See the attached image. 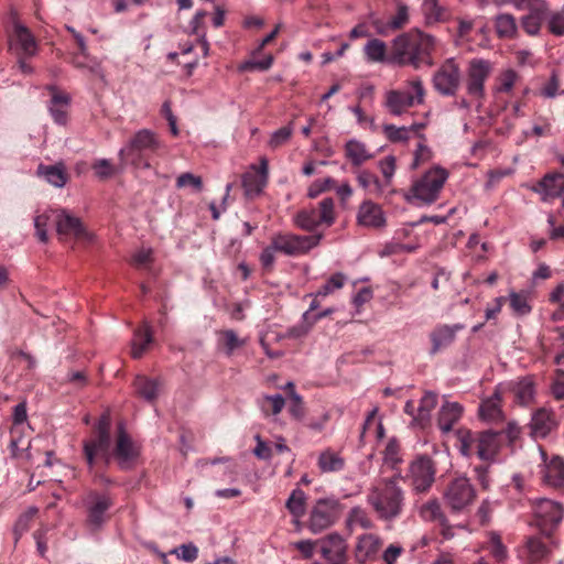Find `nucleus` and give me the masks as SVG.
Masks as SVG:
<instances>
[{
    "mask_svg": "<svg viewBox=\"0 0 564 564\" xmlns=\"http://www.w3.org/2000/svg\"><path fill=\"white\" fill-rule=\"evenodd\" d=\"M293 133V129L291 126H285L280 129H278L273 134L271 135V139L269 141V145L272 149H276L282 147L284 143L289 141Z\"/></svg>",
    "mask_w": 564,
    "mask_h": 564,
    "instance_id": "e2e57ef3",
    "label": "nucleus"
},
{
    "mask_svg": "<svg viewBox=\"0 0 564 564\" xmlns=\"http://www.w3.org/2000/svg\"><path fill=\"white\" fill-rule=\"evenodd\" d=\"M373 527V521L361 507L351 508L345 520V528L349 534H351L357 528L372 529Z\"/></svg>",
    "mask_w": 564,
    "mask_h": 564,
    "instance_id": "c9c22d12",
    "label": "nucleus"
},
{
    "mask_svg": "<svg viewBox=\"0 0 564 564\" xmlns=\"http://www.w3.org/2000/svg\"><path fill=\"white\" fill-rule=\"evenodd\" d=\"M491 556L496 560L497 563H503L508 557L507 547L501 542V538L499 534L492 532L490 534V540L487 546Z\"/></svg>",
    "mask_w": 564,
    "mask_h": 564,
    "instance_id": "603ef678",
    "label": "nucleus"
},
{
    "mask_svg": "<svg viewBox=\"0 0 564 564\" xmlns=\"http://www.w3.org/2000/svg\"><path fill=\"white\" fill-rule=\"evenodd\" d=\"M475 499V490L471 487L469 480L464 477L454 479L445 491L446 505L453 511H463Z\"/></svg>",
    "mask_w": 564,
    "mask_h": 564,
    "instance_id": "dca6fc26",
    "label": "nucleus"
},
{
    "mask_svg": "<svg viewBox=\"0 0 564 564\" xmlns=\"http://www.w3.org/2000/svg\"><path fill=\"white\" fill-rule=\"evenodd\" d=\"M551 554L549 545L542 538L531 536L519 551V556L524 564H542L547 561Z\"/></svg>",
    "mask_w": 564,
    "mask_h": 564,
    "instance_id": "412c9836",
    "label": "nucleus"
},
{
    "mask_svg": "<svg viewBox=\"0 0 564 564\" xmlns=\"http://www.w3.org/2000/svg\"><path fill=\"white\" fill-rule=\"evenodd\" d=\"M464 329L463 324H440L430 333V340L432 343L431 354H437L440 350L451 346L455 339L457 332Z\"/></svg>",
    "mask_w": 564,
    "mask_h": 564,
    "instance_id": "4be33fe9",
    "label": "nucleus"
},
{
    "mask_svg": "<svg viewBox=\"0 0 564 564\" xmlns=\"http://www.w3.org/2000/svg\"><path fill=\"white\" fill-rule=\"evenodd\" d=\"M383 539L377 533H364L357 536L354 549L355 561L359 564L373 563L379 560Z\"/></svg>",
    "mask_w": 564,
    "mask_h": 564,
    "instance_id": "f3484780",
    "label": "nucleus"
},
{
    "mask_svg": "<svg viewBox=\"0 0 564 564\" xmlns=\"http://www.w3.org/2000/svg\"><path fill=\"white\" fill-rule=\"evenodd\" d=\"M434 47L435 41L432 35L412 29L393 40L390 61L399 66H411L414 69L431 66Z\"/></svg>",
    "mask_w": 564,
    "mask_h": 564,
    "instance_id": "f03ea898",
    "label": "nucleus"
},
{
    "mask_svg": "<svg viewBox=\"0 0 564 564\" xmlns=\"http://www.w3.org/2000/svg\"><path fill=\"white\" fill-rule=\"evenodd\" d=\"M425 88L419 78L408 80L403 88L391 89L384 95V107L393 116H401L415 105L424 102Z\"/></svg>",
    "mask_w": 564,
    "mask_h": 564,
    "instance_id": "39448f33",
    "label": "nucleus"
},
{
    "mask_svg": "<svg viewBox=\"0 0 564 564\" xmlns=\"http://www.w3.org/2000/svg\"><path fill=\"white\" fill-rule=\"evenodd\" d=\"M372 23L380 34H387L390 30L403 29L409 23V8L403 3H398L395 14L387 23L381 20H375Z\"/></svg>",
    "mask_w": 564,
    "mask_h": 564,
    "instance_id": "c756f323",
    "label": "nucleus"
},
{
    "mask_svg": "<svg viewBox=\"0 0 564 564\" xmlns=\"http://www.w3.org/2000/svg\"><path fill=\"white\" fill-rule=\"evenodd\" d=\"M420 514L424 520L436 521L440 524H445L446 521L437 500H430L424 503L421 507Z\"/></svg>",
    "mask_w": 564,
    "mask_h": 564,
    "instance_id": "09e8293b",
    "label": "nucleus"
},
{
    "mask_svg": "<svg viewBox=\"0 0 564 564\" xmlns=\"http://www.w3.org/2000/svg\"><path fill=\"white\" fill-rule=\"evenodd\" d=\"M345 283V275L343 273L333 274L328 281L317 291L316 296L325 297L333 293L335 290L341 289Z\"/></svg>",
    "mask_w": 564,
    "mask_h": 564,
    "instance_id": "13d9d810",
    "label": "nucleus"
},
{
    "mask_svg": "<svg viewBox=\"0 0 564 564\" xmlns=\"http://www.w3.org/2000/svg\"><path fill=\"white\" fill-rule=\"evenodd\" d=\"M401 475L382 479L372 487L368 495V503L376 512L378 519L391 522L401 517L405 506V491L399 485Z\"/></svg>",
    "mask_w": 564,
    "mask_h": 564,
    "instance_id": "7ed1b4c3",
    "label": "nucleus"
},
{
    "mask_svg": "<svg viewBox=\"0 0 564 564\" xmlns=\"http://www.w3.org/2000/svg\"><path fill=\"white\" fill-rule=\"evenodd\" d=\"M479 414L482 420L488 422H498L502 420L503 413L500 409V399L496 394L495 397L485 400L479 406Z\"/></svg>",
    "mask_w": 564,
    "mask_h": 564,
    "instance_id": "a19ab883",
    "label": "nucleus"
},
{
    "mask_svg": "<svg viewBox=\"0 0 564 564\" xmlns=\"http://www.w3.org/2000/svg\"><path fill=\"white\" fill-rule=\"evenodd\" d=\"M549 31L556 35H564V14L562 12H553L549 18Z\"/></svg>",
    "mask_w": 564,
    "mask_h": 564,
    "instance_id": "338daca9",
    "label": "nucleus"
},
{
    "mask_svg": "<svg viewBox=\"0 0 564 564\" xmlns=\"http://www.w3.org/2000/svg\"><path fill=\"white\" fill-rule=\"evenodd\" d=\"M532 191L540 194L543 200L560 197L564 192V175L561 173L546 174L532 186Z\"/></svg>",
    "mask_w": 564,
    "mask_h": 564,
    "instance_id": "5701e85b",
    "label": "nucleus"
},
{
    "mask_svg": "<svg viewBox=\"0 0 564 564\" xmlns=\"http://www.w3.org/2000/svg\"><path fill=\"white\" fill-rule=\"evenodd\" d=\"M509 305L517 316H525L532 311L529 295L524 292H511L509 295Z\"/></svg>",
    "mask_w": 564,
    "mask_h": 564,
    "instance_id": "a18cd8bd",
    "label": "nucleus"
},
{
    "mask_svg": "<svg viewBox=\"0 0 564 564\" xmlns=\"http://www.w3.org/2000/svg\"><path fill=\"white\" fill-rule=\"evenodd\" d=\"M152 249H140L131 257L130 263L137 269L148 268L153 262Z\"/></svg>",
    "mask_w": 564,
    "mask_h": 564,
    "instance_id": "bf43d9fd",
    "label": "nucleus"
},
{
    "mask_svg": "<svg viewBox=\"0 0 564 564\" xmlns=\"http://www.w3.org/2000/svg\"><path fill=\"white\" fill-rule=\"evenodd\" d=\"M36 173L39 176L44 177L47 183L55 187H63L68 180V174L63 163H57L54 165L40 164L37 166Z\"/></svg>",
    "mask_w": 564,
    "mask_h": 564,
    "instance_id": "473e14b6",
    "label": "nucleus"
},
{
    "mask_svg": "<svg viewBox=\"0 0 564 564\" xmlns=\"http://www.w3.org/2000/svg\"><path fill=\"white\" fill-rule=\"evenodd\" d=\"M378 167L382 174V186L384 189H388L392 184V177L397 169L395 158L392 155L386 156L379 161Z\"/></svg>",
    "mask_w": 564,
    "mask_h": 564,
    "instance_id": "8fccbe9b",
    "label": "nucleus"
},
{
    "mask_svg": "<svg viewBox=\"0 0 564 564\" xmlns=\"http://www.w3.org/2000/svg\"><path fill=\"white\" fill-rule=\"evenodd\" d=\"M496 32L499 37H512L517 32L514 18L510 14H500L496 19Z\"/></svg>",
    "mask_w": 564,
    "mask_h": 564,
    "instance_id": "de8ad7c7",
    "label": "nucleus"
},
{
    "mask_svg": "<svg viewBox=\"0 0 564 564\" xmlns=\"http://www.w3.org/2000/svg\"><path fill=\"white\" fill-rule=\"evenodd\" d=\"M322 238V234L313 236H300L290 232H280L272 236L271 239L273 241V248H275L278 252L290 257H296L300 254H305L311 249L318 246Z\"/></svg>",
    "mask_w": 564,
    "mask_h": 564,
    "instance_id": "1a4fd4ad",
    "label": "nucleus"
},
{
    "mask_svg": "<svg viewBox=\"0 0 564 564\" xmlns=\"http://www.w3.org/2000/svg\"><path fill=\"white\" fill-rule=\"evenodd\" d=\"M357 219L365 227L380 228L386 224L381 207L370 200L364 202L360 205Z\"/></svg>",
    "mask_w": 564,
    "mask_h": 564,
    "instance_id": "cd10ccee",
    "label": "nucleus"
},
{
    "mask_svg": "<svg viewBox=\"0 0 564 564\" xmlns=\"http://www.w3.org/2000/svg\"><path fill=\"white\" fill-rule=\"evenodd\" d=\"M111 421L108 413H104L95 424L89 438L83 442V457L88 466L89 473L101 484L112 481L99 471V464L108 467L111 458L118 460L122 469L129 468L139 456V448L130 435L120 425L116 435V444L111 449Z\"/></svg>",
    "mask_w": 564,
    "mask_h": 564,
    "instance_id": "f257e3e1",
    "label": "nucleus"
},
{
    "mask_svg": "<svg viewBox=\"0 0 564 564\" xmlns=\"http://www.w3.org/2000/svg\"><path fill=\"white\" fill-rule=\"evenodd\" d=\"M520 435V427L514 422H508L506 427L500 430L488 429L480 431L479 459L485 463H492L503 442L513 443Z\"/></svg>",
    "mask_w": 564,
    "mask_h": 564,
    "instance_id": "423d86ee",
    "label": "nucleus"
},
{
    "mask_svg": "<svg viewBox=\"0 0 564 564\" xmlns=\"http://www.w3.org/2000/svg\"><path fill=\"white\" fill-rule=\"evenodd\" d=\"M447 176V172L440 167L426 172L413 185L412 192L414 197L426 204L434 203L438 198Z\"/></svg>",
    "mask_w": 564,
    "mask_h": 564,
    "instance_id": "ddd939ff",
    "label": "nucleus"
},
{
    "mask_svg": "<svg viewBox=\"0 0 564 564\" xmlns=\"http://www.w3.org/2000/svg\"><path fill=\"white\" fill-rule=\"evenodd\" d=\"M552 393L555 399H564V370H556L552 382Z\"/></svg>",
    "mask_w": 564,
    "mask_h": 564,
    "instance_id": "774afa93",
    "label": "nucleus"
},
{
    "mask_svg": "<svg viewBox=\"0 0 564 564\" xmlns=\"http://www.w3.org/2000/svg\"><path fill=\"white\" fill-rule=\"evenodd\" d=\"M305 492L301 489H294L286 500L285 507L292 516L299 519L305 513Z\"/></svg>",
    "mask_w": 564,
    "mask_h": 564,
    "instance_id": "49530a36",
    "label": "nucleus"
},
{
    "mask_svg": "<svg viewBox=\"0 0 564 564\" xmlns=\"http://www.w3.org/2000/svg\"><path fill=\"white\" fill-rule=\"evenodd\" d=\"M318 547L327 564H347L348 545L338 533H330L323 539H318Z\"/></svg>",
    "mask_w": 564,
    "mask_h": 564,
    "instance_id": "aec40b11",
    "label": "nucleus"
},
{
    "mask_svg": "<svg viewBox=\"0 0 564 564\" xmlns=\"http://www.w3.org/2000/svg\"><path fill=\"white\" fill-rule=\"evenodd\" d=\"M284 404L285 401L281 394L265 395L260 402V408L267 416L276 415L283 410Z\"/></svg>",
    "mask_w": 564,
    "mask_h": 564,
    "instance_id": "3c124183",
    "label": "nucleus"
},
{
    "mask_svg": "<svg viewBox=\"0 0 564 564\" xmlns=\"http://www.w3.org/2000/svg\"><path fill=\"white\" fill-rule=\"evenodd\" d=\"M346 462L338 453L326 449L318 456L317 466L323 473H337L345 468Z\"/></svg>",
    "mask_w": 564,
    "mask_h": 564,
    "instance_id": "e433bc0d",
    "label": "nucleus"
},
{
    "mask_svg": "<svg viewBox=\"0 0 564 564\" xmlns=\"http://www.w3.org/2000/svg\"><path fill=\"white\" fill-rule=\"evenodd\" d=\"M84 502L87 510V525L93 530L99 529L107 521V512L113 506L112 496L109 492L91 490Z\"/></svg>",
    "mask_w": 564,
    "mask_h": 564,
    "instance_id": "4468645a",
    "label": "nucleus"
},
{
    "mask_svg": "<svg viewBox=\"0 0 564 564\" xmlns=\"http://www.w3.org/2000/svg\"><path fill=\"white\" fill-rule=\"evenodd\" d=\"M68 96L54 93L51 105H50V111L54 119V121L58 124H64L67 121V105H68Z\"/></svg>",
    "mask_w": 564,
    "mask_h": 564,
    "instance_id": "79ce46f5",
    "label": "nucleus"
},
{
    "mask_svg": "<svg viewBox=\"0 0 564 564\" xmlns=\"http://www.w3.org/2000/svg\"><path fill=\"white\" fill-rule=\"evenodd\" d=\"M334 220V200L330 197L324 198L318 208H304L294 216V224L305 231H313L322 224L330 226Z\"/></svg>",
    "mask_w": 564,
    "mask_h": 564,
    "instance_id": "6e6552de",
    "label": "nucleus"
},
{
    "mask_svg": "<svg viewBox=\"0 0 564 564\" xmlns=\"http://www.w3.org/2000/svg\"><path fill=\"white\" fill-rule=\"evenodd\" d=\"M246 340L238 337L232 329H223L218 332V346L225 350L227 356H231L234 351L245 346Z\"/></svg>",
    "mask_w": 564,
    "mask_h": 564,
    "instance_id": "ea45409f",
    "label": "nucleus"
},
{
    "mask_svg": "<svg viewBox=\"0 0 564 564\" xmlns=\"http://www.w3.org/2000/svg\"><path fill=\"white\" fill-rule=\"evenodd\" d=\"M512 392L514 395V400L522 404H529L533 400L534 395V386L533 381L529 378H523L517 383H514L512 388Z\"/></svg>",
    "mask_w": 564,
    "mask_h": 564,
    "instance_id": "37998d69",
    "label": "nucleus"
},
{
    "mask_svg": "<svg viewBox=\"0 0 564 564\" xmlns=\"http://www.w3.org/2000/svg\"><path fill=\"white\" fill-rule=\"evenodd\" d=\"M345 158L350 162L354 170L360 169L366 162L375 158L367 145L356 139H350L344 147Z\"/></svg>",
    "mask_w": 564,
    "mask_h": 564,
    "instance_id": "a878e982",
    "label": "nucleus"
},
{
    "mask_svg": "<svg viewBox=\"0 0 564 564\" xmlns=\"http://www.w3.org/2000/svg\"><path fill=\"white\" fill-rule=\"evenodd\" d=\"M352 172L356 175L358 185L370 195L379 196L386 191L382 186L381 180L370 170L360 167L352 170Z\"/></svg>",
    "mask_w": 564,
    "mask_h": 564,
    "instance_id": "2f4dec72",
    "label": "nucleus"
},
{
    "mask_svg": "<svg viewBox=\"0 0 564 564\" xmlns=\"http://www.w3.org/2000/svg\"><path fill=\"white\" fill-rule=\"evenodd\" d=\"M520 79L519 74L513 69L502 72L497 78V91L510 93Z\"/></svg>",
    "mask_w": 564,
    "mask_h": 564,
    "instance_id": "5fc2aeb1",
    "label": "nucleus"
},
{
    "mask_svg": "<svg viewBox=\"0 0 564 564\" xmlns=\"http://www.w3.org/2000/svg\"><path fill=\"white\" fill-rule=\"evenodd\" d=\"M177 187H186L192 186L197 192H200L203 188V181L200 176H196L192 173H183L176 180Z\"/></svg>",
    "mask_w": 564,
    "mask_h": 564,
    "instance_id": "69168bd1",
    "label": "nucleus"
},
{
    "mask_svg": "<svg viewBox=\"0 0 564 564\" xmlns=\"http://www.w3.org/2000/svg\"><path fill=\"white\" fill-rule=\"evenodd\" d=\"M72 64L79 69H87L90 73H97L99 64L96 59L90 58L89 55L84 57V55L76 53L73 55Z\"/></svg>",
    "mask_w": 564,
    "mask_h": 564,
    "instance_id": "0e129e2a",
    "label": "nucleus"
},
{
    "mask_svg": "<svg viewBox=\"0 0 564 564\" xmlns=\"http://www.w3.org/2000/svg\"><path fill=\"white\" fill-rule=\"evenodd\" d=\"M492 72V64L482 58H473L466 70V93L474 100L480 101L485 98V83Z\"/></svg>",
    "mask_w": 564,
    "mask_h": 564,
    "instance_id": "9d476101",
    "label": "nucleus"
},
{
    "mask_svg": "<svg viewBox=\"0 0 564 564\" xmlns=\"http://www.w3.org/2000/svg\"><path fill=\"white\" fill-rule=\"evenodd\" d=\"M13 37L15 43L20 46L24 57L35 55L37 44L31 31L19 22H14Z\"/></svg>",
    "mask_w": 564,
    "mask_h": 564,
    "instance_id": "7c9ffc66",
    "label": "nucleus"
},
{
    "mask_svg": "<svg viewBox=\"0 0 564 564\" xmlns=\"http://www.w3.org/2000/svg\"><path fill=\"white\" fill-rule=\"evenodd\" d=\"M425 128V123H414L410 127H395L394 124H384L383 132L387 139L391 142H404L410 138V133H417L421 139H424L420 131Z\"/></svg>",
    "mask_w": 564,
    "mask_h": 564,
    "instance_id": "f704fd0d",
    "label": "nucleus"
},
{
    "mask_svg": "<svg viewBox=\"0 0 564 564\" xmlns=\"http://www.w3.org/2000/svg\"><path fill=\"white\" fill-rule=\"evenodd\" d=\"M421 10L426 24L443 22L448 17L447 10L438 3V0H423Z\"/></svg>",
    "mask_w": 564,
    "mask_h": 564,
    "instance_id": "4c0bfd02",
    "label": "nucleus"
},
{
    "mask_svg": "<svg viewBox=\"0 0 564 564\" xmlns=\"http://www.w3.org/2000/svg\"><path fill=\"white\" fill-rule=\"evenodd\" d=\"M95 175L100 180L110 178L116 173V167L107 159H98L91 164Z\"/></svg>",
    "mask_w": 564,
    "mask_h": 564,
    "instance_id": "4d7b16f0",
    "label": "nucleus"
},
{
    "mask_svg": "<svg viewBox=\"0 0 564 564\" xmlns=\"http://www.w3.org/2000/svg\"><path fill=\"white\" fill-rule=\"evenodd\" d=\"M364 52L370 62L382 63L387 61V44L379 39L368 41Z\"/></svg>",
    "mask_w": 564,
    "mask_h": 564,
    "instance_id": "c03bdc74",
    "label": "nucleus"
},
{
    "mask_svg": "<svg viewBox=\"0 0 564 564\" xmlns=\"http://www.w3.org/2000/svg\"><path fill=\"white\" fill-rule=\"evenodd\" d=\"M56 231L61 238H82L86 235L85 228L79 218L69 215L65 210H62L57 215Z\"/></svg>",
    "mask_w": 564,
    "mask_h": 564,
    "instance_id": "bb28decb",
    "label": "nucleus"
},
{
    "mask_svg": "<svg viewBox=\"0 0 564 564\" xmlns=\"http://www.w3.org/2000/svg\"><path fill=\"white\" fill-rule=\"evenodd\" d=\"M133 386L139 397L149 402H153L159 395L161 381L158 378L151 379L147 376L139 375L135 377Z\"/></svg>",
    "mask_w": 564,
    "mask_h": 564,
    "instance_id": "72a5a7b5",
    "label": "nucleus"
},
{
    "mask_svg": "<svg viewBox=\"0 0 564 564\" xmlns=\"http://www.w3.org/2000/svg\"><path fill=\"white\" fill-rule=\"evenodd\" d=\"M557 422L555 420L554 413L545 410L539 409L532 416L530 429L531 435L534 438H544L546 437L554 429H556Z\"/></svg>",
    "mask_w": 564,
    "mask_h": 564,
    "instance_id": "393cba45",
    "label": "nucleus"
},
{
    "mask_svg": "<svg viewBox=\"0 0 564 564\" xmlns=\"http://www.w3.org/2000/svg\"><path fill=\"white\" fill-rule=\"evenodd\" d=\"M20 433H21V431L18 426L11 427L10 449H11L13 456H18L19 452L28 449L30 446V442L29 441L24 442L23 438L20 436Z\"/></svg>",
    "mask_w": 564,
    "mask_h": 564,
    "instance_id": "680f3d73",
    "label": "nucleus"
},
{
    "mask_svg": "<svg viewBox=\"0 0 564 564\" xmlns=\"http://www.w3.org/2000/svg\"><path fill=\"white\" fill-rule=\"evenodd\" d=\"M436 465L427 455H419L409 465L403 479L414 494L427 492L435 481Z\"/></svg>",
    "mask_w": 564,
    "mask_h": 564,
    "instance_id": "0eeeda50",
    "label": "nucleus"
},
{
    "mask_svg": "<svg viewBox=\"0 0 564 564\" xmlns=\"http://www.w3.org/2000/svg\"><path fill=\"white\" fill-rule=\"evenodd\" d=\"M269 163L265 158L260 159V165L252 164L242 175V188L248 198L259 196L268 184Z\"/></svg>",
    "mask_w": 564,
    "mask_h": 564,
    "instance_id": "6ab92c4d",
    "label": "nucleus"
},
{
    "mask_svg": "<svg viewBox=\"0 0 564 564\" xmlns=\"http://www.w3.org/2000/svg\"><path fill=\"white\" fill-rule=\"evenodd\" d=\"M455 446L463 456L471 457L476 455L479 458L480 432H474L466 427H459L455 432Z\"/></svg>",
    "mask_w": 564,
    "mask_h": 564,
    "instance_id": "b1692460",
    "label": "nucleus"
},
{
    "mask_svg": "<svg viewBox=\"0 0 564 564\" xmlns=\"http://www.w3.org/2000/svg\"><path fill=\"white\" fill-rule=\"evenodd\" d=\"M463 414V406L458 402H445L437 419V425L443 433L452 431L453 426L459 421Z\"/></svg>",
    "mask_w": 564,
    "mask_h": 564,
    "instance_id": "c85d7f7f",
    "label": "nucleus"
},
{
    "mask_svg": "<svg viewBox=\"0 0 564 564\" xmlns=\"http://www.w3.org/2000/svg\"><path fill=\"white\" fill-rule=\"evenodd\" d=\"M404 553V549L400 543L389 544L379 558L383 564H397L398 558Z\"/></svg>",
    "mask_w": 564,
    "mask_h": 564,
    "instance_id": "052dcab7",
    "label": "nucleus"
},
{
    "mask_svg": "<svg viewBox=\"0 0 564 564\" xmlns=\"http://www.w3.org/2000/svg\"><path fill=\"white\" fill-rule=\"evenodd\" d=\"M462 74L454 58L446 59L433 76V87L443 96H454L460 85Z\"/></svg>",
    "mask_w": 564,
    "mask_h": 564,
    "instance_id": "2eb2a0df",
    "label": "nucleus"
},
{
    "mask_svg": "<svg viewBox=\"0 0 564 564\" xmlns=\"http://www.w3.org/2000/svg\"><path fill=\"white\" fill-rule=\"evenodd\" d=\"M37 511V508L30 507L19 517L14 525L15 540H19L25 532L29 531L31 522L35 518Z\"/></svg>",
    "mask_w": 564,
    "mask_h": 564,
    "instance_id": "864d4df0",
    "label": "nucleus"
},
{
    "mask_svg": "<svg viewBox=\"0 0 564 564\" xmlns=\"http://www.w3.org/2000/svg\"><path fill=\"white\" fill-rule=\"evenodd\" d=\"M161 147L162 142L153 131L141 129L119 151V159L122 165L130 163L137 169H150L151 158L158 153Z\"/></svg>",
    "mask_w": 564,
    "mask_h": 564,
    "instance_id": "20e7f679",
    "label": "nucleus"
},
{
    "mask_svg": "<svg viewBox=\"0 0 564 564\" xmlns=\"http://www.w3.org/2000/svg\"><path fill=\"white\" fill-rule=\"evenodd\" d=\"M541 463L539 475L544 486L564 492V459L558 455L549 457L546 451L539 446Z\"/></svg>",
    "mask_w": 564,
    "mask_h": 564,
    "instance_id": "f8f14e48",
    "label": "nucleus"
},
{
    "mask_svg": "<svg viewBox=\"0 0 564 564\" xmlns=\"http://www.w3.org/2000/svg\"><path fill=\"white\" fill-rule=\"evenodd\" d=\"M532 509L536 527H539L543 534L550 536L563 519L564 509L562 505L546 498H541L532 502Z\"/></svg>",
    "mask_w": 564,
    "mask_h": 564,
    "instance_id": "9b49d317",
    "label": "nucleus"
},
{
    "mask_svg": "<svg viewBox=\"0 0 564 564\" xmlns=\"http://www.w3.org/2000/svg\"><path fill=\"white\" fill-rule=\"evenodd\" d=\"M338 502L330 499H319L313 507L308 528L313 533H318L329 528L336 520Z\"/></svg>",
    "mask_w": 564,
    "mask_h": 564,
    "instance_id": "a211bd4d",
    "label": "nucleus"
},
{
    "mask_svg": "<svg viewBox=\"0 0 564 564\" xmlns=\"http://www.w3.org/2000/svg\"><path fill=\"white\" fill-rule=\"evenodd\" d=\"M151 343L152 333L148 325H143L135 329L131 349L132 357L135 359L141 358Z\"/></svg>",
    "mask_w": 564,
    "mask_h": 564,
    "instance_id": "58836bf2",
    "label": "nucleus"
},
{
    "mask_svg": "<svg viewBox=\"0 0 564 564\" xmlns=\"http://www.w3.org/2000/svg\"><path fill=\"white\" fill-rule=\"evenodd\" d=\"M437 404V395L433 392H425L424 395L421 398L420 405L417 408V419L421 421L429 417L430 412L436 406Z\"/></svg>",
    "mask_w": 564,
    "mask_h": 564,
    "instance_id": "6e6d98bb",
    "label": "nucleus"
}]
</instances>
